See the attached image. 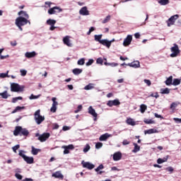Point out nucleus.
Here are the masks:
<instances>
[{"instance_id":"1","label":"nucleus","mask_w":181,"mask_h":181,"mask_svg":"<svg viewBox=\"0 0 181 181\" xmlns=\"http://www.w3.org/2000/svg\"><path fill=\"white\" fill-rule=\"evenodd\" d=\"M34 119L37 125H40V124H42L43 121H45V116H42L40 115V110H37L35 112Z\"/></svg>"},{"instance_id":"2","label":"nucleus","mask_w":181,"mask_h":181,"mask_svg":"<svg viewBox=\"0 0 181 181\" xmlns=\"http://www.w3.org/2000/svg\"><path fill=\"white\" fill-rule=\"evenodd\" d=\"M179 19V15L175 14L173 16H171L166 22L168 28H170V26H173V25H175V23L176 21Z\"/></svg>"},{"instance_id":"3","label":"nucleus","mask_w":181,"mask_h":181,"mask_svg":"<svg viewBox=\"0 0 181 181\" xmlns=\"http://www.w3.org/2000/svg\"><path fill=\"white\" fill-rule=\"evenodd\" d=\"M171 52H173L170 54V57H176L179 53H180V50L179 49V46L176 44H174V47H171Z\"/></svg>"},{"instance_id":"4","label":"nucleus","mask_w":181,"mask_h":181,"mask_svg":"<svg viewBox=\"0 0 181 181\" xmlns=\"http://www.w3.org/2000/svg\"><path fill=\"white\" fill-rule=\"evenodd\" d=\"M60 12H63V9L59 6H54L48 10L49 15H54L55 13H60Z\"/></svg>"},{"instance_id":"5","label":"nucleus","mask_w":181,"mask_h":181,"mask_svg":"<svg viewBox=\"0 0 181 181\" xmlns=\"http://www.w3.org/2000/svg\"><path fill=\"white\" fill-rule=\"evenodd\" d=\"M22 90V88L19 84L13 83L11 84V91L12 93H19V91Z\"/></svg>"},{"instance_id":"6","label":"nucleus","mask_w":181,"mask_h":181,"mask_svg":"<svg viewBox=\"0 0 181 181\" xmlns=\"http://www.w3.org/2000/svg\"><path fill=\"white\" fill-rule=\"evenodd\" d=\"M81 165L83 168H85L86 169H88L89 170H91L95 168V165L90 162H85L83 160L81 162Z\"/></svg>"},{"instance_id":"7","label":"nucleus","mask_w":181,"mask_h":181,"mask_svg":"<svg viewBox=\"0 0 181 181\" xmlns=\"http://www.w3.org/2000/svg\"><path fill=\"white\" fill-rule=\"evenodd\" d=\"M62 148L64 149V155H67L68 153H70V150L73 151V149H74V145L69 144L68 146H63Z\"/></svg>"},{"instance_id":"8","label":"nucleus","mask_w":181,"mask_h":181,"mask_svg":"<svg viewBox=\"0 0 181 181\" xmlns=\"http://www.w3.org/2000/svg\"><path fill=\"white\" fill-rule=\"evenodd\" d=\"M16 25L20 29V30H23L22 26H23V17H18L16 19Z\"/></svg>"},{"instance_id":"9","label":"nucleus","mask_w":181,"mask_h":181,"mask_svg":"<svg viewBox=\"0 0 181 181\" xmlns=\"http://www.w3.org/2000/svg\"><path fill=\"white\" fill-rule=\"evenodd\" d=\"M131 42H132V35H129L124 40L123 45L127 47L131 45Z\"/></svg>"},{"instance_id":"10","label":"nucleus","mask_w":181,"mask_h":181,"mask_svg":"<svg viewBox=\"0 0 181 181\" xmlns=\"http://www.w3.org/2000/svg\"><path fill=\"white\" fill-rule=\"evenodd\" d=\"M79 13L82 15V16H88L90 15V11L87 8V6H83L80 9Z\"/></svg>"},{"instance_id":"11","label":"nucleus","mask_w":181,"mask_h":181,"mask_svg":"<svg viewBox=\"0 0 181 181\" xmlns=\"http://www.w3.org/2000/svg\"><path fill=\"white\" fill-rule=\"evenodd\" d=\"M121 104V102H119V100L118 99H115L114 100H109L107 103V105L108 107H113V105L117 106V105H119Z\"/></svg>"},{"instance_id":"12","label":"nucleus","mask_w":181,"mask_h":181,"mask_svg":"<svg viewBox=\"0 0 181 181\" xmlns=\"http://www.w3.org/2000/svg\"><path fill=\"white\" fill-rule=\"evenodd\" d=\"M112 42H115V40L108 41L107 40H102V41H100V45H103V46H105L106 47H107V49H110V47H111V44L112 43Z\"/></svg>"},{"instance_id":"13","label":"nucleus","mask_w":181,"mask_h":181,"mask_svg":"<svg viewBox=\"0 0 181 181\" xmlns=\"http://www.w3.org/2000/svg\"><path fill=\"white\" fill-rule=\"evenodd\" d=\"M50 136V134L49 133H44L43 134L40 135L38 137V140L40 141V142H45L47 139H49V137Z\"/></svg>"},{"instance_id":"14","label":"nucleus","mask_w":181,"mask_h":181,"mask_svg":"<svg viewBox=\"0 0 181 181\" xmlns=\"http://www.w3.org/2000/svg\"><path fill=\"white\" fill-rule=\"evenodd\" d=\"M63 42L68 46V47H73V44L71 42H70V36L66 35V37H64L63 38Z\"/></svg>"},{"instance_id":"15","label":"nucleus","mask_w":181,"mask_h":181,"mask_svg":"<svg viewBox=\"0 0 181 181\" xmlns=\"http://www.w3.org/2000/svg\"><path fill=\"white\" fill-rule=\"evenodd\" d=\"M23 160L28 164L32 165V163H35V159L33 157H29L23 155Z\"/></svg>"},{"instance_id":"16","label":"nucleus","mask_w":181,"mask_h":181,"mask_svg":"<svg viewBox=\"0 0 181 181\" xmlns=\"http://www.w3.org/2000/svg\"><path fill=\"white\" fill-rule=\"evenodd\" d=\"M122 159V153L119 151H117L113 154V160L117 161Z\"/></svg>"},{"instance_id":"17","label":"nucleus","mask_w":181,"mask_h":181,"mask_svg":"<svg viewBox=\"0 0 181 181\" xmlns=\"http://www.w3.org/2000/svg\"><path fill=\"white\" fill-rule=\"evenodd\" d=\"M52 177H55L56 179H60L61 180H63V179H64V176L63 175V174H62V172L60 171H57L53 173Z\"/></svg>"},{"instance_id":"18","label":"nucleus","mask_w":181,"mask_h":181,"mask_svg":"<svg viewBox=\"0 0 181 181\" xmlns=\"http://www.w3.org/2000/svg\"><path fill=\"white\" fill-rule=\"evenodd\" d=\"M23 16L25 18H23V25H28V23H29V25H30V21L28 19H29V15L28 13H26V12H23Z\"/></svg>"},{"instance_id":"19","label":"nucleus","mask_w":181,"mask_h":181,"mask_svg":"<svg viewBox=\"0 0 181 181\" xmlns=\"http://www.w3.org/2000/svg\"><path fill=\"white\" fill-rule=\"evenodd\" d=\"M36 54H37L36 53V52L33 51L31 52H26L25 54V57H27V59H32L33 57H35L36 56Z\"/></svg>"},{"instance_id":"20","label":"nucleus","mask_w":181,"mask_h":181,"mask_svg":"<svg viewBox=\"0 0 181 181\" xmlns=\"http://www.w3.org/2000/svg\"><path fill=\"white\" fill-rule=\"evenodd\" d=\"M88 112L89 114H90V115H93V117H94V118H97L98 117V114L97 112H95V110H94V108H93L91 106L89 107L88 108Z\"/></svg>"},{"instance_id":"21","label":"nucleus","mask_w":181,"mask_h":181,"mask_svg":"<svg viewBox=\"0 0 181 181\" xmlns=\"http://www.w3.org/2000/svg\"><path fill=\"white\" fill-rule=\"evenodd\" d=\"M21 132H22V127L17 126L16 127V129L13 131V135H15V136H18V135H19V134H21Z\"/></svg>"},{"instance_id":"22","label":"nucleus","mask_w":181,"mask_h":181,"mask_svg":"<svg viewBox=\"0 0 181 181\" xmlns=\"http://www.w3.org/2000/svg\"><path fill=\"white\" fill-rule=\"evenodd\" d=\"M127 66H129V67H134V69H138V67H139L140 64L139 62H132V63H129L127 64Z\"/></svg>"},{"instance_id":"23","label":"nucleus","mask_w":181,"mask_h":181,"mask_svg":"<svg viewBox=\"0 0 181 181\" xmlns=\"http://www.w3.org/2000/svg\"><path fill=\"white\" fill-rule=\"evenodd\" d=\"M111 135H110L108 133H105V134H103L100 136L99 140L100 141H106L107 139L110 138Z\"/></svg>"},{"instance_id":"24","label":"nucleus","mask_w":181,"mask_h":181,"mask_svg":"<svg viewBox=\"0 0 181 181\" xmlns=\"http://www.w3.org/2000/svg\"><path fill=\"white\" fill-rule=\"evenodd\" d=\"M126 122L128 125H132V127H134V125H136L135 121H134V119L131 117L127 118Z\"/></svg>"},{"instance_id":"25","label":"nucleus","mask_w":181,"mask_h":181,"mask_svg":"<svg viewBox=\"0 0 181 181\" xmlns=\"http://www.w3.org/2000/svg\"><path fill=\"white\" fill-rule=\"evenodd\" d=\"M144 133L145 134H148V135H151V134H158V130H156V129H150L146 130Z\"/></svg>"},{"instance_id":"26","label":"nucleus","mask_w":181,"mask_h":181,"mask_svg":"<svg viewBox=\"0 0 181 181\" xmlns=\"http://www.w3.org/2000/svg\"><path fill=\"white\" fill-rule=\"evenodd\" d=\"M105 61L104 62L105 66H110L111 67H117V66H118V63H115V62L108 63V62H107V59H105Z\"/></svg>"},{"instance_id":"27","label":"nucleus","mask_w":181,"mask_h":181,"mask_svg":"<svg viewBox=\"0 0 181 181\" xmlns=\"http://www.w3.org/2000/svg\"><path fill=\"white\" fill-rule=\"evenodd\" d=\"M72 73L75 74V76H78V74H81V73H83V69L76 68L73 69Z\"/></svg>"},{"instance_id":"28","label":"nucleus","mask_w":181,"mask_h":181,"mask_svg":"<svg viewBox=\"0 0 181 181\" xmlns=\"http://www.w3.org/2000/svg\"><path fill=\"white\" fill-rule=\"evenodd\" d=\"M134 149L132 150V152L134 153H136V152H139V151H141V146H139L138 144H136V143H134Z\"/></svg>"},{"instance_id":"29","label":"nucleus","mask_w":181,"mask_h":181,"mask_svg":"<svg viewBox=\"0 0 181 181\" xmlns=\"http://www.w3.org/2000/svg\"><path fill=\"white\" fill-rule=\"evenodd\" d=\"M173 76H170L168 78V79L165 81L166 86H170L171 84H173Z\"/></svg>"},{"instance_id":"30","label":"nucleus","mask_w":181,"mask_h":181,"mask_svg":"<svg viewBox=\"0 0 181 181\" xmlns=\"http://www.w3.org/2000/svg\"><path fill=\"white\" fill-rule=\"evenodd\" d=\"M39 152H42V150L40 148H35L33 146H32L31 153H33V155H37Z\"/></svg>"},{"instance_id":"31","label":"nucleus","mask_w":181,"mask_h":181,"mask_svg":"<svg viewBox=\"0 0 181 181\" xmlns=\"http://www.w3.org/2000/svg\"><path fill=\"white\" fill-rule=\"evenodd\" d=\"M56 22H57L56 20L49 18L47 21V25H49V26H52L56 25Z\"/></svg>"},{"instance_id":"32","label":"nucleus","mask_w":181,"mask_h":181,"mask_svg":"<svg viewBox=\"0 0 181 181\" xmlns=\"http://www.w3.org/2000/svg\"><path fill=\"white\" fill-rule=\"evenodd\" d=\"M169 93H170V89H169L168 88L160 89L161 94H169Z\"/></svg>"},{"instance_id":"33","label":"nucleus","mask_w":181,"mask_h":181,"mask_svg":"<svg viewBox=\"0 0 181 181\" xmlns=\"http://www.w3.org/2000/svg\"><path fill=\"white\" fill-rule=\"evenodd\" d=\"M94 37L95 40L96 42H99V43H101V42L103 41V40H101V38L103 37V35H95Z\"/></svg>"},{"instance_id":"34","label":"nucleus","mask_w":181,"mask_h":181,"mask_svg":"<svg viewBox=\"0 0 181 181\" xmlns=\"http://www.w3.org/2000/svg\"><path fill=\"white\" fill-rule=\"evenodd\" d=\"M148 107L146 105L142 104L140 105V111L141 114H144V112H145V111H146Z\"/></svg>"},{"instance_id":"35","label":"nucleus","mask_w":181,"mask_h":181,"mask_svg":"<svg viewBox=\"0 0 181 181\" xmlns=\"http://www.w3.org/2000/svg\"><path fill=\"white\" fill-rule=\"evenodd\" d=\"M0 95L5 100H6V98H8V97H9V95H8V91H6V90H5L3 93H0Z\"/></svg>"},{"instance_id":"36","label":"nucleus","mask_w":181,"mask_h":181,"mask_svg":"<svg viewBox=\"0 0 181 181\" xmlns=\"http://www.w3.org/2000/svg\"><path fill=\"white\" fill-rule=\"evenodd\" d=\"M158 4L162 6L168 5L169 4V0H159Z\"/></svg>"},{"instance_id":"37","label":"nucleus","mask_w":181,"mask_h":181,"mask_svg":"<svg viewBox=\"0 0 181 181\" xmlns=\"http://www.w3.org/2000/svg\"><path fill=\"white\" fill-rule=\"evenodd\" d=\"M9 71H7L6 73H1L0 74V78H5L6 77H9Z\"/></svg>"},{"instance_id":"38","label":"nucleus","mask_w":181,"mask_h":181,"mask_svg":"<svg viewBox=\"0 0 181 181\" xmlns=\"http://www.w3.org/2000/svg\"><path fill=\"white\" fill-rule=\"evenodd\" d=\"M93 88H94V84L93 83H89L84 87V90H93Z\"/></svg>"},{"instance_id":"39","label":"nucleus","mask_w":181,"mask_h":181,"mask_svg":"<svg viewBox=\"0 0 181 181\" xmlns=\"http://www.w3.org/2000/svg\"><path fill=\"white\" fill-rule=\"evenodd\" d=\"M180 84V79L174 78L173 82V86H179Z\"/></svg>"},{"instance_id":"40","label":"nucleus","mask_w":181,"mask_h":181,"mask_svg":"<svg viewBox=\"0 0 181 181\" xmlns=\"http://www.w3.org/2000/svg\"><path fill=\"white\" fill-rule=\"evenodd\" d=\"M85 63H86V59L84 58H82L78 61L77 64H78V66H83Z\"/></svg>"},{"instance_id":"41","label":"nucleus","mask_w":181,"mask_h":181,"mask_svg":"<svg viewBox=\"0 0 181 181\" xmlns=\"http://www.w3.org/2000/svg\"><path fill=\"white\" fill-rule=\"evenodd\" d=\"M177 105H179V103H171V105H170V110H175V108H176V107H177Z\"/></svg>"},{"instance_id":"42","label":"nucleus","mask_w":181,"mask_h":181,"mask_svg":"<svg viewBox=\"0 0 181 181\" xmlns=\"http://www.w3.org/2000/svg\"><path fill=\"white\" fill-rule=\"evenodd\" d=\"M96 63H97V64H100V66H103V64L104 63V60L103 59V58L99 57L97 59Z\"/></svg>"},{"instance_id":"43","label":"nucleus","mask_w":181,"mask_h":181,"mask_svg":"<svg viewBox=\"0 0 181 181\" xmlns=\"http://www.w3.org/2000/svg\"><path fill=\"white\" fill-rule=\"evenodd\" d=\"M2 52H4V49H0V59L1 60H4V59H6V57H9V55L3 56L2 55Z\"/></svg>"},{"instance_id":"44","label":"nucleus","mask_w":181,"mask_h":181,"mask_svg":"<svg viewBox=\"0 0 181 181\" xmlns=\"http://www.w3.org/2000/svg\"><path fill=\"white\" fill-rule=\"evenodd\" d=\"M144 122L145 124H155V121L149 119H144Z\"/></svg>"},{"instance_id":"45","label":"nucleus","mask_w":181,"mask_h":181,"mask_svg":"<svg viewBox=\"0 0 181 181\" xmlns=\"http://www.w3.org/2000/svg\"><path fill=\"white\" fill-rule=\"evenodd\" d=\"M111 21V16H107L103 21L102 23H108V21Z\"/></svg>"},{"instance_id":"46","label":"nucleus","mask_w":181,"mask_h":181,"mask_svg":"<svg viewBox=\"0 0 181 181\" xmlns=\"http://www.w3.org/2000/svg\"><path fill=\"white\" fill-rule=\"evenodd\" d=\"M20 110H23V107L17 106L16 109L12 112V114H15V112H18Z\"/></svg>"},{"instance_id":"47","label":"nucleus","mask_w":181,"mask_h":181,"mask_svg":"<svg viewBox=\"0 0 181 181\" xmlns=\"http://www.w3.org/2000/svg\"><path fill=\"white\" fill-rule=\"evenodd\" d=\"M56 100H57L56 98H52V101L53 102L52 105L57 107V105H59V103H57V101H56Z\"/></svg>"},{"instance_id":"48","label":"nucleus","mask_w":181,"mask_h":181,"mask_svg":"<svg viewBox=\"0 0 181 181\" xmlns=\"http://www.w3.org/2000/svg\"><path fill=\"white\" fill-rule=\"evenodd\" d=\"M104 168V165L100 164L97 168L95 169V172H100V170Z\"/></svg>"},{"instance_id":"49","label":"nucleus","mask_w":181,"mask_h":181,"mask_svg":"<svg viewBox=\"0 0 181 181\" xmlns=\"http://www.w3.org/2000/svg\"><path fill=\"white\" fill-rule=\"evenodd\" d=\"M104 168V165L100 164L97 168L95 169V172H100V170Z\"/></svg>"},{"instance_id":"50","label":"nucleus","mask_w":181,"mask_h":181,"mask_svg":"<svg viewBox=\"0 0 181 181\" xmlns=\"http://www.w3.org/2000/svg\"><path fill=\"white\" fill-rule=\"evenodd\" d=\"M39 97H40V95H35L33 94H31L29 98L30 100H37V98H39Z\"/></svg>"},{"instance_id":"51","label":"nucleus","mask_w":181,"mask_h":181,"mask_svg":"<svg viewBox=\"0 0 181 181\" xmlns=\"http://www.w3.org/2000/svg\"><path fill=\"white\" fill-rule=\"evenodd\" d=\"M95 148H96V149H100V148H103V143H101V142H98V143L95 144Z\"/></svg>"},{"instance_id":"52","label":"nucleus","mask_w":181,"mask_h":181,"mask_svg":"<svg viewBox=\"0 0 181 181\" xmlns=\"http://www.w3.org/2000/svg\"><path fill=\"white\" fill-rule=\"evenodd\" d=\"M90 148H91V147L90 146V145L86 144V147L83 148V152L86 153Z\"/></svg>"},{"instance_id":"53","label":"nucleus","mask_w":181,"mask_h":181,"mask_svg":"<svg viewBox=\"0 0 181 181\" xmlns=\"http://www.w3.org/2000/svg\"><path fill=\"white\" fill-rule=\"evenodd\" d=\"M77 108L78 109L74 111L75 114H77V112H80V110H83V105H79Z\"/></svg>"},{"instance_id":"54","label":"nucleus","mask_w":181,"mask_h":181,"mask_svg":"<svg viewBox=\"0 0 181 181\" xmlns=\"http://www.w3.org/2000/svg\"><path fill=\"white\" fill-rule=\"evenodd\" d=\"M21 148V146L19 144H17L16 146H13L12 148L13 152H15V153H16V151H18V149Z\"/></svg>"},{"instance_id":"55","label":"nucleus","mask_w":181,"mask_h":181,"mask_svg":"<svg viewBox=\"0 0 181 181\" xmlns=\"http://www.w3.org/2000/svg\"><path fill=\"white\" fill-rule=\"evenodd\" d=\"M18 100H23L22 97L13 98L12 103H16Z\"/></svg>"},{"instance_id":"56","label":"nucleus","mask_w":181,"mask_h":181,"mask_svg":"<svg viewBox=\"0 0 181 181\" xmlns=\"http://www.w3.org/2000/svg\"><path fill=\"white\" fill-rule=\"evenodd\" d=\"M150 97H154L155 98H159V94L158 93V92H156L155 93H151L150 95Z\"/></svg>"},{"instance_id":"57","label":"nucleus","mask_w":181,"mask_h":181,"mask_svg":"<svg viewBox=\"0 0 181 181\" xmlns=\"http://www.w3.org/2000/svg\"><path fill=\"white\" fill-rule=\"evenodd\" d=\"M51 112H56L57 111V106L52 105L50 109Z\"/></svg>"},{"instance_id":"58","label":"nucleus","mask_w":181,"mask_h":181,"mask_svg":"<svg viewBox=\"0 0 181 181\" xmlns=\"http://www.w3.org/2000/svg\"><path fill=\"white\" fill-rule=\"evenodd\" d=\"M144 83H145L146 84H147V86H148V87L151 86V85L152 84V83L151 82V81L148 80V79H144Z\"/></svg>"},{"instance_id":"59","label":"nucleus","mask_w":181,"mask_h":181,"mask_svg":"<svg viewBox=\"0 0 181 181\" xmlns=\"http://www.w3.org/2000/svg\"><path fill=\"white\" fill-rule=\"evenodd\" d=\"M23 135L24 136H28V135H29V131L26 129H23Z\"/></svg>"},{"instance_id":"60","label":"nucleus","mask_w":181,"mask_h":181,"mask_svg":"<svg viewBox=\"0 0 181 181\" xmlns=\"http://www.w3.org/2000/svg\"><path fill=\"white\" fill-rule=\"evenodd\" d=\"M94 63V59H89L88 62L86 63V66H91Z\"/></svg>"},{"instance_id":"61","label":"nucleus","mask_w":181,"mask_h":181,"mask_svg":"<svg viewBox=\"0 0 181 181\" xmlns=\"http://www.w3.org/2000/svg\"><path fill=\"white\" fill-rule=\"evenodd\" d=\"M165 170H167L168 172H170V173H173L174 169L172 167H168L165 168Z\"/></svg>"},{"instance_id":"62","label":"nucleus","mask_w":181,"mask_h":181,"mask_svg":"<svg viewBox=\"0 0 181 181\" xmlns=\"http://www.w3.org/2000/svg\"><path fill=\"white\" fill-rule=\"evenodd\" d=\"M16 177H17L18 179V180H22V175H21V174L18 173H16L15 175Z\"/></svg>"},{"instance_id":"63","label":"nucleus","mask_w":181,"mask_h":181,"mask_svg":"<svg viewBox=\"0 0 181 181\" xmlns=\"http://www.w3.org/2000/svg\"><path fill=\"white\" fill-rule=\"evenodd\" d=\"M165 163V160H163L162 158H158L157 160V163H158V165H160L162 163Z\"/></svg>"},{"instance_id":"64","label":"nucleus","mask_w":181,"mask_h":181,"mask_svg":"<svg viewBox=\"0 0 181 181\" xmlns=\"http://www.w3.org/2000/svg\"><path fill=\"white\" fill-rule=\"evenodd\" d=\"M129 144H130V142L127 139L124 140L122 142L123 145H129Z\"/></svg>"}]
</instances>
